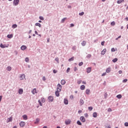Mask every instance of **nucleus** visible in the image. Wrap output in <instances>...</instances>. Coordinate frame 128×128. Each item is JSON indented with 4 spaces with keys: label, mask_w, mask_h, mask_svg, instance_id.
Instances as JSON below:
<instances>
[{
    "label": "nucleus",
    "mask_w": 128,
    "mask_h": 128,
    "mask_svg": "<svg viewBox=\"0 0 128 128\" xmlns=\"http://www.w3.org/2000/svg\"><path fill=\"white\" fill-rule=\"evenodd\" d=\"M62 88V85H60V84H58L57 86V90H58V92H61Z\"/></svg>",
    "instance_id": "1"
},
{
    "label": "nucleus",
    "mask_w": 128,
    "mask_h": 128,
    "mask_svg": "<svg viewBox=\"0 0 128 128\" xmlns=\"http://www.w3.org/2000/svg\"><path fill=\"white\" fill-rule=\"evenodd\" d=\"M20 2V0H14L13 2L14 6H18Z\"/></svg>",
    "instance_id": "2"
},
{
    "label": "nucleus",
    "mask_w": 128,
    "mask_h": 128,
    "mask_svg": "<svg viewBox=\"0 0 128 128\" xmlns=\"http://www.w3.org/2000/svg\"><path fill=\"white\" fill-rule=\"evenodd\" d=\"M12 122V116H10V118H8L6 120V123L10 122Z\"/></svg>",
    "instance_id": "3"
},
{
    "label": "nucleus",
    "mask_w": 128,
    "mask_h": 128,
    "mask_svg": "<svg viewBox=\"0 0 128 128\" xmlns=\"http://www.w3.org/2000/svg\"><path fill=\"white\" fill-rule=\"evenodd\" d=\"M20 126H21V128H24V126H26V122H21L20 123Z\"/></svg>",
    "instance_id": "4"
},
{
    "label": "nucleus",
    "mask_w": 128,
    "mask_h": 128,
    "mask_svg": "<svg viewBox=\"0 0 128 128\" xmlns=\"http://www.w3.org/2000/svg\"><path fill=\"white\" fill-rule=\"evenodd\" d=\"M0 47L2 48H8V46H7L6 45V44H0Z\"/></svg>",
    "instance_id": "5"
},
{
    "label": "nucleus",
    "mask_w": 128,
    "mask_h": 128,
    "mask_svg": "<svg viewBox=\"0 0 128 128\" xmlns=\"http://www.w3.org/2000/svg\"><path fill=\"white\" fill-rule=\"evenodd\" d=\"M70 122H72V121L70 119L66 120V121H65V124H67V125L70 124Z\"/></svg>",
    "instance_id": "6"
},
{
    "label": "nucleus",
    "mask_w": 128,
    "mask_h": 128,
    "mask_svg": "<svg viewBox=\"0 0 128 128\" xmlns=\"http://www.w3.org/2000/svg\"><path fill=\"white\" fill-rule=\"evenodd\" d=\"M80 120H81V122H86V118H84V116H81L80 118Z\"/></svg>",
    "instance_id": "7"
},
{
    "label": "nucleus",
    "mask_w": 128,
    "mask_h": 128,
    "mask_svg": "<svg viewBox=\"0 0 128 128\" xmlns=\"http://www.w3.org/2000/svg\"><path fill=\"white\" fill-rule=\"evenodd\" d=\"M106 49L104 48L102 50V51L101 52V54L102 56H104L106 54Z\"/></svg>",
    "instance_id": "8"
},
{
    "label": "nucleus",
    "mask_w": 128,
    "mask_h": 128,
    "mask_svg": "<svg viewBox=\"0 0 128 128\" xmlns=\"http://www.w3.org/2000/svg\"><path fill=\"white\" fill-rule=\"evenodd\" d=\"M90 72H92V67L88 68H86V72H87L88 74H90Z\"/></svg>",
    "instance_id": "9"
},
{
    "label": "nucleus",
    "mask_w": 128,
    "mask_h": 128,
    "mask_svg": "<svg viewBox=\"0 0 128 128\" xmlns=\"http://www.w3.org/2000/svg\"><path fill=\"white\" fill-rule=\"evenodd\" d=\"M20 78L21 80H24V78H26V75H24V74H22Z\"/></svg>",
    "instance_id": "10"
},
{
    "label": "nucleus",
    "mask_w": 128,
    "mask_h": 128,
    "mask_svg": "<svg viewBox=\"0 0 128 128\" xmlns=\"http://www.w3.org/2000/svg\"><path fill=\"white\" fill-rule=\"evenodd\" d=\"M23 92H24V90H22V88H20L18 90L19 94H22Z\"/></svg>",
    "instance_id": "11"
},
{
    "label": "nucleus",
    "mask_w": 128,
    "mask_h": 128,
    "mask_svg": "<svg viewBox=\"0 0 128 128\" xmlns=\"http://www.w3.org/2000/svg\"><path fill=\"white\" fill-rule=\"evenodd\" d=\"M26 46H22L20 48L22 50H26Z\"/></svg>",
    "instance_id": "12"
},
{
    "label": "nucleus",
    "mask_w": 128,
    "mask_h": 128,
    "mask_svg": "<svg viewBox=\"0 0 128 128\" xmlns=\"http://www.w3.org/2000/svg\"><path fill=\"white\" fill-rule=\"evenodd\" d=\"M64 104H68V100L66 98L64 99Z\"/></svg>",
    "instance_id": "13"
},
{
    "label": "nucleus",
    "mask_w": 128,
    "mask_h": 128,
    "mask_svg": "<svg viewBox=\"0 0 128 128\" xmlns=\"http://www.w3.org/2000/svg\"><path fill=\"white\" fill-rule=\"evenodd\" d=\"M48 100L50 102H53L54 101V97L52 96H48Z\"/></svg>",
    "instance_id": "14"
},
{
    "label": "nucleus",
    "mask_w": 128,
    "mask_h": 128,
    "mask_svg": "<svg viewBox=\"0 0 128 128\" xmlns=\"http://www.w3.org/2000/svg\"><path fill=\"white\" fill-rule=\"evenodd\" d=\"M13 36H14V34H8L7 36V38H12Z\"/></svg>",
    "instance_id": "15"
},
{
    "label": "nucleus",
    "mask_w": 128,
    "mask_h": 128,
    "mask_svg": "<svg viewBox=\"0 0 128 128\" xmlns=\"http://www.w3.org/2000/svg\"><path fill=\"white\" fill-rule=\"evenodd\" d=\"M22 118L23 120H28V116H26V114L22 116Z\"/></svg>",
    "instance_id": "16"
},
{
    "label": "nucleus",
    "mask_w": 128,
    "mask_h": 128,
    "mask_svg": "<svg viewBox=\"0 0 128 128\" xmlns=\"http://www.w3.org/2000/svg\"><path fill=\"white\" fill-rule=\"evenodd\" d=\"M32 92L33 94H36V88H34L33 90L32 91Z\"/></svg>",
    "instance_id": "17"
},
{
    "label": "nucleus",
    "mask_w": 128,
    "mask_h": 128,
    "mask_svg": "<svg viewBox=\"0 0 128 128\" xmlns=\"http://www.w3.org/2000/svg\"><path fill=\"white\" fill-rule=\"evenodd\" d=\"M60 91H58V90H56L55 92L56 94V96H60Z\"/></svg>",
    "instance_id": "18"
},
{
    "label": "nucleus",
    "mask_w": 128,
    "mask_h": 128,
    "mask_svg": "<svg viewBox=\"0 0 128 128\" xmlns=\"http://www.w3.org/2000/svg\"><path fill=\"white\" fill-rule=\"evenodd\" d=\"M90 89L86 90V94H90Z\"/></svg>",
    "instance_id": "19"
},
{
    "label": "nucleus",
    "mask_w": 128,
    "mask_h": 128,
    "mask_svg": "<svg viewBox=\"0 0 128 128\" xmlns=\"http://www.w3.org/2000/svg\"><path fill=\"white\" fill-rule=\"evenodd\" d=\"M80 88L82 90H84L86 88V86L84 85H82L80 87Z\"/></svg>",
    "instance_id": "20"
},
{
    "label": "nucleus",
    "mask_w": 128,
    "mask_h": 128,
    "mask_svg": "<svg viewBox=\"0 0 128 128\" xmlns=\"http://www.w3.org/2000/svg\"><path fill=\"white\" fill-rule=\"evenodd\" d=\"M124 2V0H118L117 1V4H122V2Z\"/></svg>",
    "instance_id": "21"
},
{
    "label": "nucleus",
    "mask_w": 128,
    "mask_h": 128,
    "mask_svg": "<svg viewBox=\"0 0 128 128\" xmlns=\"http://www.w3.org/2000/svg\"><path fill=\"white\" fill-rule=\"evenodd\" d=\"M66 80H61V84H62V86H64V84H66Z\"/></svg>",
    "instance_id": "22"
},
{
    "label": "nucleus",
    "mask_w": 128,
    "mask_h": 128,
    "mask_svg": "<svg viewBox=\"0 0 128 128\" xmlns=\"http://www.w3.org/2000/svg\"><path fill=\"white\" fill-rule=\"evenodd\" d=\"M80 102L81 106H82V104H84V100L82 99L80 100Z\"/></svg>",
    "instance_id": "23"
},
{
    "label": "nucleus",
    "mask_w": 128,
    "mask_h": 128,
    "mask_svg": "<svg viewBox=\"0 0 128 128\" xmlns=\"http://www.w3.org/2000/svg\"><path fill=\"white\" fill-rule=\"evenodd\" d=\"M110 70H111L110 68H108L106 70V72L107 73L110 72Z\"/></svg>",
    "instance_id": "24"
},
{
    "label": "nucleus",
    "mask_w": 128,
    "mask_h": 128,
    "mask_svg": "<svg viewBox=\"0 0 128 128\" xmlns=\"http://www.w3.org/2000/svg\"><path fill=\"white\" fill-rule=\"evenodd\" d=\"M86 44V41H83L82 42V46H84Z\"/></svg>",
    "instance_id": "25"
},
{
    "label": "nucleus",
    "mask_w": 128,
    "mask_h": 128,
    "mask_svg": "<svg viewBox=\"0 0 128 128\" xmlns=\"http://www.w3.org/2000/svg\"><path fill=\"white\" fill-rule=\"evenodd\" d=\"M6 69L8 72H10V70H12V67L10 66H8L7 67Z\"/></svg>",
    "instance_id": "26"
},
{
    "label": "nucleus",
    "mask_w": 128,
    "mask_h": 128,
    "mask_svg": "<svg viewBox=\"0 0 128 128\" xmlns=\"http://www.w3.org/2000/svg\"><path fill=\"white\" fill-rule=\"evenodd\" d=\"M18 28V25L16 24H14L12 26V28Z\"/></svg>",
    "instance_id": "27"
},
{
    "label": "nucleus",
    "mask_w": 128,
    "mask_h": 128,
    "mask_svg": "<svg viewBox=\"0 0 128 128\" xmlns=\"http://www.w3.org/2000/svg\"><path fill=\"white\" fill-rule=\"evenodd\" d=\"M35 26H39V28H40L42 26V25L40 23H36L35 24Z\"/></svg>",
    "instance_id": "28"
},
{
    "label": "nucleus",
    "mask_w": 128,
    "mask_h": 128,
    "mask_svg": "<svg viewBox=\"0 0 128 128\" xmlns=\"http://www.w3.org/2000/svg\"><path fill=\"white\" fill-rule=\"evenodd\" d=\"M66 18H64L63 19H62V20H61V22L62 24H64V22L66 21Z\"/></svg>",
    "instance_id": "29"
},
{
    "label": "nucleus",
    "mask_w": 128,
    "mask_h": 128,
    "mask_svg": "<svg viewBox=\"0 0 128 128\" xmlns=\"http://www.w3.org/2000/svg\"><path fill=\"white\" fill-rule=\"evenodd\" d=\"M41 102H46V99L44 98H41Z\"/></svg>",
    "instance_id": "30"
},
{
    "label": "nucleus",
    "mask_w": 128,
    "mask_h": 128,
    "mask_svg": "<svg viewBox=\"0 0 128 128\" xmlns=\"http://www.w3.org/2000/svg\"><path fill=\"white\" fill-rule=\"evenodd\" d=\"M74 60V57H72L68 59V62H72Z\"/></svg>",
    "instance_id": "31"
},
{
    "label": "nucleus",
    "mask_w": 128,
    "mask_h": 128,
    "mask_svg": "<svg viewBox=\"0 0 128 128\" xmlns=\"http://www.w3.org/2000/svg\"><path fill=\"white\" fill-rule=\"evenodd\" d=\"M116 98H122V94L117 95V96H116Z\"/></svg>",
    "instance_id": "32"
},
{
    "label": "nucleus",
    "mask_w": 128,
    "mask_h": 128,
    "mask_svg": "<svg viewBox=\"0 0 128 128\" xmlns=\"http://www.w3.org/2000/svg\"><path fill=\"white\" fill-rule=\"evenodd\" d=\"M93 116L94 118H96L97 116V114L96 112H94V114H93Z\"/></svg>",
    "instance_id": "33"
},
{
    "label": "nucleus",
    "mask_w": 128,
    "mask_h": 128,
    "mask_svg": "<svg viewBox=\"0 0 128 128\" xmlns=\"http://www.w3.org/2000/svg\"><path fill=\"white\" fill-rule=\"evenodd\" d=\"M55 60L57 62L58 64L60 62V59H58V58H55Z\"/></svg>",
    "instance_id": "34"
},
{
    "label": "nucleus",
    "mask_w": 128,
    "mask_h": 128,
    "mask_svg": "<svg viewBox=\"0 0 128 128\" xmlns=\"http://www.w3.org/2000/svg\"><path fill=\"white\" fill-rule=\"evenodd\" d=\"M113 62H118V58H115L112 60Z\"/></svg>",
    "instance_id": "35"
},
{
    "label": "nucleus",
    "mask_w": 128,
    "mask_h": 128,
    "mask_svg": "<svg viewBox=\"0 0 128 128\" xmlns=\"http://www.w3.org/2000/svg\"><path fill=\"white\" fill-rule=\"evenodd\" d=\"M77 124H78V126H82V122H80V120H78L77 121Z\"/></svg>",
    "instance_id": "36"
},
{
    "label": "nucleus",
    "mask_w": 128,
    "mask_h": 128,
    "mask_svg": "<svg viewBox=\"0 0 128 128\" xmlns=\"http://www.w3.org/2000/svg\"><path fill=\"white\" fill-rule=\"evenodd\" d=\"M25 61L26 62H30V59H28V58H25Z\"/></svg>",
    "instance_id": "37"
},
{
    "label": "nucleus",
    "mask_w": 128,
    "mask_h": 128,
    "mask_svg": "<svg viewBox=\"0 0 128 128\" xmlns=\"http://www.w3.org/2000/svg\"><path fill=\"white\" fill-rule=\"evenodd\" d=\"M111 26H115L116 25V22H114V21H113L112 22L110 23Z\"/></svg>",
    "instance_id": "38"
},
{
    "label": "nucleus",
    "mask_w": 128,
    "mask_h": 128,
    "mask_svg": "<svg viewBox=\"0 0 128 128\" xmlns=\"http://www.w3.org/2000/svg\"><path fill=\"white\" fill-rule=\"evenodd\" d=\"M38 102H39L40 106H42V104L40 102V100H38Z\"/></svg>",
    "instance_id": "39"
},
{
    "label": "nucleus",
    "mask_w": 128,
    "mask_h": 128,
    "mask_svg": "<svg viewBox=\"0 0 128 128\" xmlns=\"http://www.w3.org/2000/svg\"><path fill=\"white\" fill-rule=\"evenodd\" d=\"M83 64H84V62H80L79 63L78 66H82Z\"/></svg>",
    "instance_id": "40"
},
{
    "label": "nucleus",
    "mask_w": 128,
    "mask_h": 128,
    "mask_svg": "<svg viewBox=\"0 0 128 128\" xmlns=\"http://www.w3.org/2000/svg\"><path fill=\"white\" fill-rule=\"evenodd\" d=\"M38 122H40V118H36L35 124H38Z\"/></svg>",
    "instance_id": "41"
},
{
    "label": "nucleus",
    "mask_w": 128,
    "mask_h": 128,
    "mask_svg": "<svg viewBox=\"0 0 128 128\" xmlns=\"http://www.w3.org/2000/svg\"><path fill=\"white\" fill-rule=\"evenodd\" d=\"M84 12L79 13V16H84Z\"/></svg>",
    "instance_id": "42"
},
{
    "label": "nucleus",
    "mask_w": 128,
    "mask_h": 128,
    "mask_svg": "<svg viewBox=\"0 0 128 128\" xmlns=\"http://www.w3.org/2000/svg\"><path fill=\"white\" fill-rule=\"evenodd\" d=\"M40 20H44V17L40 16Z\"/></svg>",
    "instance_id": "43"
},
{
    "label": "nucleus",
    "mask_w": 128,
    "mask_h": 128,
    "mask_svg": "<svg viewBox=\"0 0 128 128\" xmlns=\"http://www.w3.org/2000/svg\"><path fill=\"white\" fill-rule=\"evenodd\" d=\"M88 110H90V112L91 110H92V106L88 107Z\"/></svg>",
    "instance_id": "44"
},
{
    "label": "nucleus",
    "mask_w": 128,
    "mask_h": 128,
    "mask_svg": "<svg viewBox=\"0 0 128 128\" xmlns=\"http://www.w3.org/2000/svg\"><path fill=\"white\" fill-rule=\"evenodd\" d=\"M70 68H68L66 70V72H70Z\"/></svg>",
    "instance_id": "45"
},
{
    "label": "nucleus",
    "mask_w": 128,
    "mask_h": 128,
    "mask_svg": "<svg viewBox=\"0 0 128 128\" xmlns=\"http://www.w3.org/2000/svg\"><path fill=\"white\" fill-rule=\"evenodd\" d=\"M111 52H116V49H114V48H112Z\"/></svg>",
    "instance_id": "46"
},
{
    "label": "nucleus",
    "mask_w": 128,
    "mask_h": 128,
    "mask_svg": "<svg viewBox=\"0 0 128 128\" xmlns=\"http://www.w3.org/2000/svg\"><path fill=\"white\" fill-rule=\"evenodd\" d=\"M128 82V79H124L122 80V82Z\"/></svg>",
    "instance_id": "47"
},
{
    "label": "nucleus",
    "mask_w": 128,
    "mask_h": 128,
    "mask_svg": "<svg viewBox=\"0 0 128 128\" xmlns=\"http://www.w3.org/2000/svg\"><path fill=\"white\" fill-rule=\"evenodd\" d=\"M54 74H56L58 72V70H53Z\"/></svg>",
    "instance_id": "48"
},
{
    "label": "nucleus",
    "mask_w": 128,
    "mask_h": 128,
    "mask_svg": "<svg viewBox=\"0 0 128 128\" xmlns=\"http://www.w3.org/2000/svg\"><path fill=\"white\" fill-rule=\"evenodd\" d=\"M124 126H128V122H126L124 123Z\"/></svg>",
    "instance_id": "49"
},
{
    "label": "nucleus",
    "mask_w": 128,
    "mask_h": 128,
    "mask_svg": "<svg viewBox=\"0 0 128 128\" xmlns=\"http://www.w3.org/2000/svg\"><path fill=\"white\" fill-rule=\"evenodd\" d=\"M91 57H92V54H88V55L87 56V58H91Z\"/></svg>",
    "instance_id": "50"
},
{
    "label": "nucleus",
    "mask_w": 128,
    "mask_h": 128,
    "mask_svg": "<svg viewBox=\"0 0 128 128\" xmlns=\"http://www.w3.org/2000/svg\"><path fill=\"white\" fill-rule=\"evenodd\" d=\"M106 72H104L102 74V76H106Z\"/></svg>",
    "instance_id": "51"
},
{
    "label": "nucleus",
    "mask_w": 128,
    "mask_h": 128,
    "mask_svg": "<svg viewBox=\"0 0 128 128\" xmlns=\"http://www.w3.org/2000/svg\"><path fill=\"white\" fill-rule=\"evenodd\" d=\"M70 98L71 100H72V99L74 98V95H71V96H70Z\"/></svg>",
    "instance_id": "52"
},
{
    "label": "nucleus",
    "mask_w": 128,
    "mask_h": 128,
    "mask_svg": "<svg viewBox=\"0 0 128 128\" xmlns=\"http://www.w3.org/2000/svg\"><path fill=\"white\" fill-rule=\"evenodd\" d=\"M78 70V68L76 67H74V72H76Z\"/></svg>",
    "instance_id": "53"
},
{
    "label": "nucleus",
    "mask_w": 128,
    "mask_h": 128,
    "mask_svg": "<svg viewBox=\"0 0 128 128\" xmlns=\"http://www.w3.org/2000/svg\"><path fill=\"white\" fill-rule=\"evenodd\" d=\"M108 112H112V110L110 108H108Z\"/></svg>",
    "instance_id": "54"
},
{
    "label": "nucleus",
    "mask_w": 128,
    "mask_h": 128,
    "mask_svg": "<svg viewBox=\"0 0 128 128\" xmlns=\"http://www.w3.org/2000/svg\"><path fill=\"white\" fill-rule=\"evenodd\" d=\"M102 46H104V41L102 42L101 43Z\"/></svg>",
    "instance_id": "55"
},
{
    "label": "nucleus",
    "mask_w": 128,
    "mask_h": 128,
    "mask_svg": "<svg viewBox=\"0 0 128 128\" xmlns=\"http://www.w3.org/2000/svg\"><path fill=\"white\" fill-rule=\"evenodd\" d=\"M82 82V80H79L78 82V84H80V83Z\"/></svg>",
    "instance_id": "56"
},
{
    "label": "nucleus",
    "mask_w": 128,
    "mask_h": 128,
    "mask_svg": "<svg viewBox=\"0 0 128 128\" xmlns=\"http://www.w3.org/2000/svg\"><path fill=\"white\" fill-rule=\"evenodd\" d=\"M82 110H80L78 112V114H82Z\"/></svg>",
    "instance_id": "57"
},
{
    "label": "nucleus",
    "mask_w": 128,
    "mask_h": 128,
    "mask_svg": "<svg viewBox=\"0 0 128 128\" xmlns=\"http://www.w3.org/2000/svg\"><path fill=\"white\" fill-rule=\"evenodd\" d=\"M2 96H0V102H2Z\"/></svg>",
    "instance_id": "58"
},
{
    "label": "nucleus",
    "mask_w": 128,
    "mask_h": 128,
    "mask_svg": "<svg viewBox=\"0 0 128 128\" xmlns=\"http://www.w3.org/2000/svg\"><path fill=\"white\" fill-rule=\"evenodd\" d=\"M42 80H46V76H43Z\"/></svg>",
    "instance_id": "59"
},
{
    "label": "nucleus",
    "mask_w": 128,
    "mask_h": 128,
    "mask_svg": "<svg viewBox=\"0 0 128 128\" xmlns=\"http://www.w3.org/2000/svg\"><path fill=\"white\" fill-rule=\"evenodd\" d=\"M72 49H73L74 50H76V46H73Z\"/></svg>",
    "instance_id": "60"
},
{
    "label": "nucleus",
    "mask_w": 128,
    "mask_h": 128,
    "mask_svg": "<svg viewBox=\"0 0 128 128\" xmlns=\"http://www.w3.org/2000/svg\"><path fill=\"white\" fill-rule=\"evenodd\" d=\"M70 26L72 27V26H74V24H70Z\"/></svg>",
    "instance_id": "61"
},
{
    "label": "nucleus",
    "mask_w": 128,
    "mask_h": 128,
    "mask_svg": "<svg viewBox=\"0 0 128 128\" xmlns=\"http://www.w3.org/2000/svg\"><path fill=\"white\" fill-rule=\"evenodd\" d=\"M82 84H86V82L84 81H83L82 82Z\"/></svg>",
    "instance_id": "62"
},
{
    "label": "nucleus",
    "mask_w": 128,
    "mask_h": 128,
    "mask_svg": "<svg viewBox=\"0 0 128 128\" xmlns=\"http://www.w3.org/2000/svg\"><path fill=\"white\" fill-rule=\"evenodd\" d=\"M106 128H110V125H109L108 126H107L106 127Z\"/></svg>",
    "instance_id": "63"
},
{
    "label": "nucleus",
    "mask_w": 128,
    "mask_h": 128,
    "mask_svg": "<svg viewBox=\"0 0 128 128\" xmlns=\"http://www.w3.org/2000/svg\"><path fill=\"white\" fill-rule=\"evenodd\" d=\"M122 70H119V72H118V73L119 74H122Z\"/></svg>",
    "instance_id": "64"
}]
</instances>
